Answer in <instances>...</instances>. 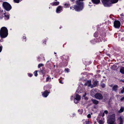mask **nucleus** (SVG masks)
Wrapping results in <instances>:
<instances>
[{"mask_svg": "<svg viewBox=\"0 0 124 124\" xmlns=\"http://www.w3.org/2000/svg\"><path fill=\"white\" fill-rule=\"evenodd\" d=\"M8 35V30L5 27H2L0 30V36L2 38L6 37Z\"/></svg>", "mask_w": 124, "mask_h": 124, "instance_id": "1", "label": "nucleus"}, {"mask_svg": "<svg viewBox=\"0 0 124 124\" xmlns=\"http://www.w3.org/2000/svg\"><path fill=\"white\" fill-rule=\"evenodd\" d=\"M118 0H103V3L105 7H110L111 6V4L117 2Z\"/></svg>", "mask_w": 124, "mask_h": 124, "instance_id": "2", "label": "nucleus"}, {"mask_svg": "<svg viewBox=\"0 0 124 124\" xmlns=\"http://www.w3.org/2000/svg\"><path fill=\"white\" fill-rule=\"evenodd\" d=\"M115 115L114 114L108 116L107 123L109 124H113L116 121Z\"/></svg>", "mask_w": 124, "mask_h": 124, "instance_id": "3", "label": "nucleus"}, {"mask_svg": "<svg viewBox=\"0 0 124 124\" xmlns=\"http://www.w3.org/2000/svg\"><path fill=\"white\" fill-rule=\"evenodd\" d=\"M3 5L5 9L7 10H9L11 9V6L7 2H4L3 4Z\"/></svg>", "mask_w": 124, "mask_h": 124, "instance_id": "4", "label": "nucleus"}, {"mask_svg": "<svg viewBox=\"0 0 124 124\" xmlns=\"http://www.w3.org/2000/svg\"><path fill=\"white\" fill-rule=\"evenodd\" d=\"M94 96L96 99L100 100H102L103 98L102 95L99 93H96L94 95Z\"/></svg>", "mask_w": 124, "mask_h": 124, "instance_id": "5", "label": "nucleus"}, {"mask_svg": "<svg viewBox=\"0 0 124 124\" xmlns=\"http://www.w3.org/2000/svg\"><path fill=\"white\" fill-rule=\"evenodd\" d=\"M114 26L116 28H118L120 26V23L118 21H115L114 23Z\"/></svg>", "mask_w": 124, "mask_h": 124, "instance_id": "6", "label": "nucleus"}, {"mask_svg": "<svg viewBox=\"0 0 124 124\" xmlns=\"http://www.w3.org/2000/svg\"><path fill=\"white\" fill-rule=\"evenodd\" d=\"M80 96L78 95L77 94L76 95V97L74 99V102L75 103H78L79 102V101L80 100Z\"/></svg>", "mask_w": 124, "mask_h": 124, "instance_id": "7", "label": "nucleus"}, {"mask_svg": "<svg viewBox=\"0 0 124 124\" xmlns=\"http://www.w3.org/2000/svg\"><path fill=\"white\" fill-rule=\"evenodd\" d=\"M85 85L86 86L87 85L88 87H90L91 88L94 87L92 85L91 83V81L90 80H88L86 82V83L85 84Z\"/></svg>", "mask_w": 124, "mask_h": 124, "instance_id": "8", "label": "nucleus"}, {"mask_svg": "<svg viewBox=\"0 0 124 124\" xmlns=\"http://www.w3.org/2000/svg\"><path fill=\"white\" fill-rule=\"evenodd\" d=\"M49 93L47 91H46L43 93H42L43 96L45 97H46L48 95Z\"/></svg>", "mask_w": 124, "mask_h": 124, "instance_id": "9", "label": "nucleus"}, {"mask_svg": "<svg viewBox=\"0 0 124 124\" xmlns=\"http://www.w3.org/2000/svg\"><path fill=\"white\" fill-rule=\"evenodd\" d=\"M118 86L117 85H114L112 87V91H114L115 92H116L117 90Z\"/></svg>", "mask_w": 124, "mask_h": 124, "instance_id": "10", "label": "nucleus"}, {"mask_svg": "<svg viewBox=\"0 0 124 124\" xmlns=\"http://www.w3.org/2000/svg\"><path fill=\"white\" fill-rule=\"evenodd\" d=\"M62 9V8L61 6H59L57 8L56 10V12L57 13H60V11Z\"/></svg>", "mask_w": 124, "mask_h": 124, "instance_id": "11", "label": "nucleus"}, {"mask_svg": "<svg viewBox=\"0 0 124 124\" xmlns=\"http://www.w3.org/2000/svg\"><path fill=\"white\" fill-rule=\"evenodd\" d=\"M78 90H79V91L80 92V93L84 92L85 91V89L84 87H81L80 86H79L78 87Z\"/></svg>", "mask_w": 124, "mask_h": 124, "instance_id": "12", "label": "nucleus"}, {"mask_svg": "<svg viewBox=\"0 0 124 124\" xmlns=\"http://www.w3.org/2000/svg\"><path fill=\"white\" fill-rule=\"evenodd\" d=\"M91 101L93 103L95 104H97L99 103V101L96 100L92 99L91 100Z\"/></svg>", "mask_w": 124, "mask_h": 124, "instance_id": "13", "label": "nucleus"}, {"mask_svg": "<svg viewBox=\"0 0 124 124\" xmlns=\"http://www.w3.org/2000/svg\"><path fill=\"white\" fill-rule=\"evenodd\" d=\"M93 85L94 87L98 85V82L96 81H93Z\"/></svg>", "mask_w": 124, "mask_h": 124, "instance_id": "14", "label": "nucleus"}, {"mask_svg": "<svg viewBox=\"0 0 124 124\" xmlns=\"http://www.w3.org/2000/svg\"><path fill=\"white\" fill-rule=\"evenodd\" d=\"M92 1L95 4H97L99 3L100 0H92Z\"/></svg>", "mask_w": 124, "mask_h": 124, "instance_id": "15", "label": "nucleus"}, {"mask_svg": "<svg viewBox=\"0 0 124 124\" xmlns=\"http://www.w3.org/2000/svg\"><path fill=\"white\" fill-rule=\"evenodd\" d=\"M120 72L122 74H124V67H122L120 70Z\"/></svg>", "mask_w": 124, "mask_h": 124, "instance_id": "16", "label": "nucleus"}, {"mask_svg": "<svg viewBox=\"0 0 124 124\" xmlns=\"http://www.w3.org/2000/svg\"><path fill=\"white\" fill-rule=\"evenodd\" d=\"M124 110V107H121L119 111L118 112L119 113H121L123 112Z\"/></svg>", "mask_w": 124, "mask_h": 124, "instance_id": "17", "label": "nucleus"}, {"mask_svg": "<svg viewBox=\"0 0 124 124\" xmlns=\"http://www.w3.org/2000/svg\"><path fill=\"white\" fill-rule=\"evenodd\" d=\"M118 119L120 121V123L119 124H123V121L122 118L121 117H120Z\"/></svg>", "mask_w": 124, "mask_h": 124, "instance_id": "18", "label": "nucleus"}, {"mask_svg": "<svg viewBox=\"0 0 124 124\" xmlns=\"http://www.w3.org/2000/svg\"><path fill=\"white\" fill-rule=\"evenodd\" d=\"M59 4V2L58 1L55 2H53V5H57Z\"/></svg>", "mask_w": 124, "mask_h": 124, "instance_id": "19", "label": "nucleus"}, {"mask_svg": "<svg viewBox=\"0 0 124 124\" xmlns=\"http://www.w3.org/2000/svg\"><path fill=\"white\" fill-rule=\"evenodd\" d=\"M5 18L6 19H9V16L8 15H7L5 13H4Z\"/></svg>", "mask_w": 124, "mask_h": 124, "instance_id": "20", "label": "nucleus"}, {"mask_svg": "<svg viewBox=\"0 0 124 124\" xmlns=\"http://www.w3.org/2000/svg\"><path fill=\"white\" fill-rule=\"evenodd\" d=\"M108 113V112L107 110H106L103 113V114L102 115V116L103 117L105 115V114H107Z\"/></svg>", "mask_w": 124, "mask_h": 124, "instance_id": "21", "label": "nucleus"}, {"mask_svg": "<svg viewBox=\"0 0 124 124\" xmlns=\"http://www.w3.org/2000/svg\"><path fill=\"white\" fill-rule=\"evenodd\" d=\"M70 6V5L68 4H65L64 5V7L65 8L69 7Z\"/></svg>", "mask_w": 124, "mask_h": 124, "instance_id": "22", "label": "nucleus"}, {"mask_svg": "<svg viewBox=\"0 0 124 124\" xmlns=\"http://www.w3.org/2000/svg\"><path fill=\"white\" fill-rule=\"evenodd\" d=\"M34 73V74L35 76L36 77L38 75V74L37 73V70L35 71Z\"/></svg>", "mask_w": 124, "mask_h": 124, "instance_id": "23", "label": "nucleus"}, {"mask_svg": "<svg viewBox=\"0 0 124 124\" xmlns=\"http://www.w3.org/2000/svg\"><path fill=\"white\" fill-rule=\"evenodd\" d=\"M43 64H39L38 66V68H40L42 66H43Z\"/></svg>", "mask_w": 124, "mask_h": 124, "instance_id": "24", "label": "nucleus"}, {"mask_svg": "<svg viewBox=\"0 0 124 124\" xmlns=\"http://www.w3.org/2000/svg\"><path fill=\"white\" fill-rule=\"evenodd\" d=\"M99 123L100 124H103L104 122L103 121L101 120H100L99 122Z\"/></svg>", "mask_w": 124, "mask_h": 124, "instance_id": "25", "label": "nucleus"}, {"mask_svg": "<svg viewBox=\"0 0 124 124\" xmlns=\"http://www.w3.org/2000/svg\"><path fill=\"white\" fill-rule=\"evenodd\" d=\"M101 86L103 88H104L105 87V85L104 84H102L101 85Z\"/></svg>", "mask_w": 124, "mask_h": 124, "instance_id": "26", "label": "nucleus"}, {"mask_svg": "<svg viewBox=\"0 0 124 124\" xmlns=\"http://www.w3.org/2000/svg\"><path fill=\"white\" fill-rule=\"evenodd\" d=\"M123 89H122L121 91V93H124V87H122Z\"/></svg>", "mask_w": 124, "mask_h": 124, "instance_id": "27", "label": "nucleus"}, {"mask_svg": "<svg viewBox=\"0 0 124 124\" xmlns=\"http://www.w3.org/2000/svg\"><path fill=\"white\" fill-rule=\"evenodd\" d=\"M49 79H51L50 78H49V77H47L46 78V82L48 81Z\"/></svg>", "mask_w": 124, "mask_h": 124, "instance_id": "28", "label": "nucleus"}, {"mask_svg": "<svg viewBox=\"0 0 124 124\" xmlns=\"http://www.w3.org/2000/svg\"><path fill=\"white\" fill-rule=\"evenodd\" d=\"M14 1L17 3H18L19 2L20 0H14Z\"/></svg>", "mask_w": 124, "mask_h": 124, "instance_id": "29", "label": "nucleus"}, {"mask_svg": "<svg viewBox=\"0 0 124 124\" xmlns=\"http://www.w3.org/2000/svg\"><path fill=\"white\" fill-rule=\"evenodd\" d=\"M65 70L67 71V72H69V69L68 68L65 69Z\"/></svg>", "mask_w": 124, "mask_h": 124, "instance_id": "30", "label": "nucleus"}, {"mask_svg": "<svg viewBox=\"0 0 124 124\" xmlns=\"http://www.w3.org/2000/svg\"><path fill=\"white\" fill-rule=\"evenodd\" d=\"M87 117L88 118H90L91 117V115L90 114H88L87 115Z\"/></svg>", "mask_w": 124, "mask_h": 124, "instance_id": "31", "label": "nucleus"}, {"mask_svg": "<svg viewBox=\"0 0 124 124\" xmlns=\"http://www.w3.org/2000/svg\"><path fill=\"white\" fill-rule=\"evenodd\" d=\"M124 100V97H123L121 98L120 99V100L121 101H123Z\"/></svg>", "mask_w": 124, "mask_h": 124, "instance_id": "32", "label": "nucleus"}, {"mask_svg": "<svg viewBox=\"0 0 124 124\" xmlns=\"http://www.w3.org/2000/svg\"><path fill=\"white\" fill-rule=\"evenodd\" d=\"M2 46H0V52H1V51H2Z\"/></svg>", "mask_w": 124, "mask_h": 124, "instance_id": "33", "label": "nucleus"}, {"mask_svg": "<svg viewBox=\"0 0 124 124\" xmlns=\"http://www.w3.org/2000/svg\"><path fill=\"white\" fill-rule=\"evenodd\" d=\"M28 74L29 75V76L30 77H32V74Z\"/></svg>", "mask_w": 124, "mask_h": 124, "instance_id": "34", "label": "nucleus"}, {"mask_svg": "<svg viewBox=\"0 0 124 124\" xmlns=\"http://www.w3.org/2000/svg\"><path fill=\"white\" fill-rule=\"evenodd\" d=\"M89 121H86L85 122V123L86 124H89Z\"/></svg>", "mask_w": 124, "mask_h": 124, "instance_id": "35", "label": "nucleus"}, {"mask_svg": "<svg viewBox=\"0 0 124 124\" xmlns=\"http://www.w3.org/2000/svg\"><path fill=\"white\" fill-rule=\"evenodd\" d=\"M60 83H61V84H63V83L62 82V81L61 80H60Z\"/></svg>", "mask_w": 124, "mask_h": 124, "instance_id": "36", "label": "nucleus"}, {"mask_svg": "<svg viewBox=\"0 0 124 124\" xmlns=\"http://www.w3.org/2000/svg\"><path fill=\"white\" fill-rule=\"evenodd\" d=\"M86 95V93H85V94L83 95V96L84 97Z\"/></svg>", "mask_w": 124, "mask_h": 124, "instance_id": "37", "label": "nucleus"}, {"mask_svg": "<svg viewBox=\"0 0 124 124\" xmlns=\"http://www.w3.org/2000/svg\"><path fill=\"white\" fill-rule=\"evenodd\" d=\"M73 99V96H72L71 98V100H72Z\"/></svg>", "mask_w": 124, "mask_h": 124, "instance_id": "38", "label": "nucleus"}, {"mask_svg": "<svg viewBox=\"0 0 124 124\" xmlns=\"http://www.w3.org/2000/svg\"><path fill=\"white\" fill-rule=\"evenodd\" d=\"M26 37H23V39L24 38L25 39V38H26Z\"/></svg>", "mask_w": 124, "mask_h": 124, "instance_id": "39", "label": "nucleus"}, {"mask_svg": "<svg viewBox=\"0 0 124 124\" xmlns=\"http://www.w3.org/2000/svg\"><path fill=\"white\" fill-rule=\"evenodd\" d=\"M71 1H74L75 0H70Z\"/></svg>", "mask_w": 124, "mask_h": 124, "instance_id": "40", "label": "nucleus"}, {"mask_svg": "<svg viewBox=\"0 0 124 124\" xmlns=\"http://www.w3.org/2000/svg\"><path fill=\"white\" fill-rule=\"evenodd\" d=\"M80 111H81L82 112H83V110H82V109H81L80 110Z\"/></svg>", "mask_w": 124, "mask_h": 124, "instance_id": "41", "label": "nucleus"}, {"mask_svg": "<svg viewBox=\"0 0 124 124\" xmlns=\"http://www.w3.org/2000/svg\"><path fill=\"white\" fill-rule=\"evenodd\" d=\"M70 9H72V7H70Z\"/></svg>", "mask_w": 124, "mask_h": 124, "instance_id": "42", "label": "nucleus"}, {"mask_svg": "<svg viewBox=\"0 0 124 124\" xmlns=\"http://www.w3.org/2000/svg\"><path fill=\"white\" fill-rule=\"evenodd\" d=\"M120 81H123V82H124V81H123V80H121Z\"/></svg>", "mask_w": 124, "mask_h": 124, "instance_id": "43", "label": "nucleus"}, {"mask_svg": "<svg viewBox=\"0 0 124 124\" xmlns=\"http://www.w3.org/2000/svg\"><path fill=\"white\" fill-rule=\"evenodd\" d=\"M93 90H92V91H91V92H93Z\"/></svg>", "mask_w": 124, "mask_h": 124, "instance_id": "44", "label": "nucleus"}, {"mask_svg": "<svg viewBox=\"0 0 124 124\" xmlns=\"http://www.w3.org/2000/svg\"><path fill=\"white\" fill-rule=\"evenodd\" d=\"M54 54H56V53H55V52H54Z\"/></svg>", "mask_w": 124, "mask_h": 124, "instance_id": "45", "label": "nucleus"}, {"mask_svg": "<svg viewBox=\"0 0 124 124\" xmlns=\"http://www.w3.org/2000/svg\"><path fill=\"white\" fill-rule=\"evenodd\" d=\"M79 111V110H78V111Z\"/></svg>", "mask_w": 124, "mask_h": 124, "instance_id": "46", "label": "nucleus"}, {"mask_svg": "<svg viewBox=\"0 0 124 124\" xmlns=\"http://www.w3.org/2000/svg\"><path fill=\"white\" fill-rule=\"evenodd\" d=\"M55 0L56 1H57V0Z\"/></svg>", "mask_w": 124, "mask_h": 124, "instance_id": "47", "label": "nucleus"}]
</instances>
